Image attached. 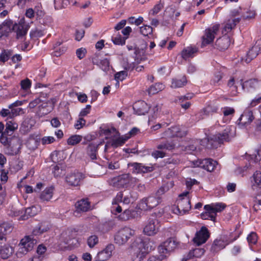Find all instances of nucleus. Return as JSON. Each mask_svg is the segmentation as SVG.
Instances as JSON below:
<instances>
[{
  "mask_svg": "<svg viewBox=\"0 0 261 261\" xmlns=\"http://www.w3.org/2000/svg\"><path fill=\"white\" fill-rule=\"evenodd\" d=\"M254 119L252 111L249 108L245 110L238 119L239 125L246 126L249 125Z\"/></svg>",
  "mask_w": 261,
  "mask_h": 261,
  "instance_id": "nucleus-16",
  "label": "nucleus"
},
{
  "mask_svg": "<svg viewBox=\"0 0 261 261\" xmlns=\"http://www.w3.org/2000/svg\"><path fill=\"white\" fill-rule=\"evenodd\" d=\"M204 253V250L202 248H195L193 250L189 252L188 254V258H191L192 257H200Z\"/></svg>",
  "mask_w": 261,
  "mask_h": 261,
  "instance_id": "nucleus-47",
  "label": "nucleus"
},
{
  "mask_svg": "<svg viewBox=\"0 0 261 261\" xmlns=\"http://www.w3.org/2000/svg\"><path fill=\"white\" fill-rule=\"evenodd\" d=\"M209 238L207 229L205 227H202L200 230L197 232L193 241L198 245L204 243Z\"/></svg>",
  "mask_w": 261,
  "mask_h": 261,
  "instance_id": "nucleus-17",
  "label": "nucleus"
},
{
  "mask_svg": "<svg viewBox=\"0 0 261 261\" xmlns=\"http://www.w3.org/2000/svg\"><path fill=\"white\" fill-rule=\"evenodd\" d=\"M98 238L95 234L91 235L89 237L87 241V245L91 248H93L96 245H97L98 243Z\"/></svg>",
  "mask_w": 261,
  "mask_h": 261,
  "instance_id": "nucleus-50",
  "label": "nucleus"
},
{
  "mask_svg": "<svg viewBox=\"0 0 261 261\" xmlns=\"http://www.w3.org/2000/svg\"><path fill=\"white\" fill-rule=\"evenodd\" d=\"M101 227L103 231L106 232L112 229L115 226V222L112 220H109L101 224Z\"/></svg>",
  "mask_w": 261,
  "mask_h": 261,
  "instance_id": "nucleus-48",
  "label": "nucleus"
},
{
  "mask_svg": "<svg viewBox=\"0 0 261 261\" xmlns=\"http://www.w3.org/2000/svg\"><path fill=\"white\" fill-rule=\"evenodd\" d=\"M150 109L146 102L143 100L136 101L133 105V110L135 113L138 115H145Z\"/></svg>",
  "mask_w": 261,
  "mask_h": 261,
  "instance_id": "nucleus-19",
  "label": "nucleus"
},
{
  "mask_svg": "<svg viewBox=\"0 0 261 261\" xmlns=\"http://www.w3.org/2000/svg\"><path fill=\"white\" fill-rule=\"evenodd\" d=\"M241 20V18H230L224 23V27L222 30V33L226 34L230 32L233 29H234L237 24H238Z\"/></svg>",
  "mask_w": 261,
  "mask_h": 261,
  "instance_id": "nucleus-25",
  "label": "nucleus"
},
{
  "mask_svg": "<svg viewBox=\"0 0 261 261\" xmlns=\"http://www.w3.org/2000/svg\"><path fill=\"white\" fill-rule=\"evenodd\" d=\"M27 147L30 150H35L37 148L38 142L34 138L30 137L26 143Z\"/></svg>",
  "mask_w": 261,
  "mask_h": 261,
  "instance_id": "nucleus-49",
  "label": "nucleus"
},
{
  "mask_svg": "<svg viewBox=\"0 0 261 261\" xmlns=\"http://www.w3.org/2000/svg\"><path fill=\"white\" fill-rule=\"evenodd\" d=\"M226 207V205L223 203H213L210 204L205 205V208H208L211 210L212 212H214L215 216L217 213L222 211Z\"/></svg>",
  "mask_w": 261,
  "mask_h": 261,
  "instance_id": "nucleus-31",
  "label": "nucleus"
},
{
  "mask_svg": "<svg viewBox=\"0 0 261 261\" xmlns=\"http://www.w3.org/2000/svg\"><path fill=\"white\" fill-rule=\"evenodd\" d=\"M14 248L9 244L0 246V257L3 259L9 258L14 253Z\"/></svg>",
  "mask_w": 261,
  "mask_h": 261,
  "instance_id": "nucleus-24",
  "label": "nucleus"
},
{
  "mask_svg": "<svg viewBox=\"0 0 261 261\" xmlns=\"http://www.w3.org/2000/svg\"><path fill=\"white\" fill-rule=\"evenodd\" d=\"M13 26V22L10 20H6L0 25V33L5 35L12 31L11 27Z\"/></svg>",
  "mask_w": 261,
  "mask_h": 261,
  "instance_id": "nucleus-36",
  "label": "nucleus"
},
{
  "mask_svg": "<svg viewBox=\"0 0 261 261\" xmlns=\"http://www.w3.org/2000/svg\"><path fill=\"white\" fill-rule=\"evenodd\" d=\"M232 136L233 133L231 132V128L230 127L228 126L224 129L222 133H218L213 135L210 138H208L207 141L210 143L211 145H213L212 141L220 144L223 143L224 141H229ZM205 141H206V139L202 140V143H204V142Z\"/></svg>",
  "mask_w": 261,
  "mask_h": 261,
  "instance_id": "nucleus-4",
  "label": "nucleus"
},
{
  "mask_svg": "<svg viewBox=\"0 0 261 261\" xmlns=\"http://www.w3.org/2000/svg\"><path fill=\"white\" fill-rule=\"evenodd\" d=\"M224 242L221 240H216L212 245V248L215 251L220 250L225 247Z\"/></svg>",
  "mask_w": 261,
  "mask_h": 261,
  "instance_id": "nucleus-55",
  "label": "nucleus"
},
{
  "mask_svg": "<svg viewBox=\"0 0 261 261\" xmlns=\"http://www.w3.org/2000/svg\"><path fill=\"white\" fill-rule=\"evenodd\" d=\"M163 8V5L161 3V1L159 3L155 5L154 7L151 10L150 13L152 15H154L158 13Z\"/></svg>",
  "mask_w": 261,
  "mask_h": 261,
  "instance_id": "nucleus-61",
  "label": "nucleus"
},
{
  "mask_svg": "<svg viewBox=\"0 0 261 261\" xmlns=\"http://www.w3.org/2000/svg\"><path fill=\"white\" fill-rule=\"evenodd\" d=\"M186 132L181 130L179 126H175L168 128L164 133V137L167 138L179 137L182 138L186 135Z\"/></svg>",
  "mask_w": 261,
  "mask_h": 261,
  "instance_id": "nucleus-18",
  "label": "nucleus"
},
{
  "mask_svg": "<svg viewBox=\"0 0 261 261\" xmlns=\"http://www.w3.org/2000/svg\"><path fill=\"white\" fill-rule=\"evenodd\" d=\"M29 29V25L25 22L23 18L20 19L18 23H15L13 25L12 31L16 33V38L20 39L26 35Z\"/></svg>",
  "mask_w": 261,
  "mask_h": 261,
  "instance_id": "nucleus-10",
  "label": "nucleus"
},
{
  "mask_svg": "<svg viewBox=\"0 0 261 261\" xmlns=\"http://www.w3.org/2000/svg\"><path fill=\"white\" fill-rule=\"evenodd\" d=\"M140 32L143 35L146 36L152 33V28L150 25H144L140 28Z\"/></svg>",
  "mask_w": 261,
  "mask_h": 261,
  "instance_id": "nucleus-56",
  "label": "nucleus"
},
{
  "mask_svg": "<svg viewBox=\"0 0 261 261\" xmlns=\"http://www.w3.org/2000/svg\"><path fill=\"white\" fill-rule=\"evenodd\" d=\"M135 213L136 212L133 210H125L123 213L118 215L117 218L121 221H127L135 218Z\"/></svg>",
  "mask_w": 261,
  "mask_h": 261,
  "instance_id": "nucleus-34",
  "label": "nucleus"
},
{
  "mask_svg": "<svg viewBox=\"0 0 261 261\" xmlns=\"http://www.w3.org/2000/svg\"><path fill=\"white\" fill-rule=\"evenodd\" d=\"M127 76V72L126 71H121L117 72L115 74V79L117 81H122Z\"/></svg>",
  "mask_w": 261,
  "mask_h": 261,
  "instance_id": "nucleus-57",
  "label": "nucleus"
},
{
  "mask_svg": "<svg viewBox=\"0 0 261 261\" xmlns=\"http://www.w3.org/2000/svg\"><path fill=\"white\" fill-rule=\"evenodd\" d=\"M197 52V48L195 47L188 46L185 48L181 53V57L187 60L189 58H193Z\"/></svg>",
  "mask_w": 261,
  "mask_h": 261,
  "instance_id": "nucleus-30",
  "label": "nucleus"
},
{
  "mask_svg": "<svg viewBox=\"0 0 261 261\" xmlns=\"http://www.w3.org/2000/svg\"><path fill=\"white\" fill-rule=\"evenodd\" d=\"M86 124V120L81 117H79L78 120H76L74 124V127L77 129H80Z\"/></svg>",
  "mask_w": 261,
  "mask_h": 261,
  "instance_id": "nucleus-60",
  "label": "nucleus"
},
{
  "mask_svg": "<svg viewBox=\"0 0 261 261\" xmlns=\"http://www.w3.org/2000/svg\"><path fill=\"white\" fill-rule=\"evenodd\" d=\"M82 139V137L80 135H72L68 139L67 143L68 145H74L80 142Z\"/></svg>",
  "mask_w": 261,
  "mask_h": 261,
  "instance_id": "nucleus-52",
  "label": "nucleus"
},
{
  "mask_svg": "<svg viewBox=\"0 0 261 261\" xmlns=\"http://www.w3.org/2000/svg\"><path fill=\"white\" fill-rule=\"evenodd\" d=\"M97 65L104 71H106L109 69L110 62L107 59H103L100 60Z\"/></svg>",
  "mask_w": 261,
  "mask_h": 261,
  "instance_id": "nucleus-54",
  "label": "nucleus"
},
{
  "mask_svg": "<svg viewBox=\"0 0 261 261\" xmlns=\"http://www.w3.org/2000/svg\"><path fill=\"white\" fill-rule=\"evenodd\" d=\"M134 247V253L132 255L133 261H142L149 252V246L145 240L139 239L135 243Z\"/></svg>",
  "mask_w": 261,
  "mask_h": 261,
  "instance_id": "nucleus-1",
  "label": "nucleus"
},
{
  "mask_svg": "<svg viewBox=\"0 0 261 261\" xmlns=\"http://www.w3.org/2000/svg\"><path fill=\"white\" fill-rule=\"evenodd\" d=\"M187 79L185 76L180 78H175L172 80L171 87L173 88H180L185 86L187 83Z\"/></svg>",
  "mask_w": 261,
  "mask_h": 261,
  "instance_id": "nucleus-37",
  "label": "nucleus"
},
{
  "mask_svg": "<svg viewBox=\"0 0 261 261\" xmlns=\"http://www.w3.org/2000/svg\"><path fill=\"white\" fill-rule=\"evenodd\" d=\"M247 241L250 245H254L257 241V236L256 233L251 232L247 237Z\"/></svg>",
  "mask_w": 261,
  "mask_h": 261,
  "instance_id": "nucleus-59",
  "label": "nucleus"
},
{
  "mask_svg": "<svg viewBox=\"0 0 261 261\" xmlns=\"http://www.w3.org/2000/svg\"><path fill=\"white\" fill-rule=\"evenodd\" d=\"M230 43V38L228 36H224L216 40V45L220 50H225L229 47Z\"/></svg>",
  "mask_w": 261,
  "mask_h": 261,
  "instance_id": "nucleus-27",
  "label": "nucleus"
},
{
  "mask_svg": "<svg viewBox=\"0 0 261 261\" xmlns=\"http://www.w3.org/2000/svg\"><path fill=\"white\" fill-rule=\"evenodd\" d=\"M130 180V175L128 174H124L119 176L118 177L117 181L118 185L121 187L126 186Z\"/></svg>",
  "mask_w": 261,
  "mask_h": 261,
  "instance_id": "nucleus-45",
  "label": "nucleus"
},
{
  "mask_svg": "<svg viewBox=\"0 0 261 261\" xmlns=\"http://www.w3.org/2000/svg\"><path fill=\"white\" fill-rule=\"evenodd\" d=\"M115 249L114 245L110 244L106 246L101 251L99 252L95 257V261L107 260L112 254V252Z\"/></svg>",
  "mask_w": 261,
  "mask_h": 261,
  "instance_id": "nucleus-15",
  "label": "nucleus"
},
{
  "mask_svg": "<svg viewBox=\"0 0 261 261\" xmlns=\"http://www.w3.org/2000/svg\"><path fill=\"white\" fill-rule=\"evenodd\" d=\"M132 167V173L134 174H142L150 172L153 170L152 166H146L142 163H133L128 164Z\"/></svg>",
  "mask_w": 261,
  "mask_h": 261,
  "instance_id": "nucleus-12",
  "label": "nucleus"
},
{
  "mask_svg": "<svg viewBox=\"0 0 261 261\" xmlns=\"http://www.w3.org/2000/svg\"><path fill=\"white\" fill-rule=\"evenodd\" d=\"M191 208V202L189 197L179 198L177 200V205L173 212L174 213L183 215L187 213Z\"/></svg>",
  "mask_w": 261,
  "mask_h": 261,
  "instance_id": "nucleus-7",
  "label": "nucleus"
},
{
  "mask_svg": "<svg viewBox=\"0 0 261 261\" xmlns=\"http://www.w3.org/2000/svg\"><path fill=\"white\" fill-rule=\"evenodd\" d=\"M71 232L70 230L63 231L60 237V240L65 244H69V242L72 239Z\"/></svg>",
  "mask_w": 261,
  "mask_h": 261,
  "instance_id": "nucleus-40",
  "label": "nucleus"
},
{
  "mask_svg": "<svg viewBox=\"0 0 261 261\" xmlns=\"http://www.w3.org/2000/svg\"><path fill=\"white\" fill-rule=\"evenodd\" d=\"M127 37H122L121 35H118L116 37H112V41L116 45H123L125 43V40Z\"/></svg>",
  "mask_w": 261,
  "mask_h": 261,
  "instance_id": "nucleus-53",
  "label": "nucleus"
},
{
  "mask_svg": "<svg viewBox=\"0 0 261 261\" xmlns=\"http://www.w3.org/2000/svg\"><path fill=\"white\" fill-rule=\"evenodd\" d=\"M238 84H239V82L236 83L233 77L231 78L228 82L227 86L231 95L233 96L236 95L238 93Z\"/></svg>",
  "mask_w": 261,
  "mask_h": 261,
  "instance_id": "nucleus-42",
  "label": "nucleus"
},
{
  "mask_svg": "<svg viewBox=\"0 0 261 261\" xmlns=\"http://www.w3.org/2000/svg\"><path fill=\"white\" fill-rule=\"evenodd\" d=\"M20 86L22 89L27 90L31 87V82L28 79L22 80L20 82Z\"/></svg>",
  "mask_w": 261,
  "mask_h": 261,
  "instance_id": "nucleus-62",
  "label": "nucleus"
},
{
  "mask_svg": "<svg viewBox=\"0 0 261 261\" xmlns=\"http://www.w3.org/2000/svg\"><path fill=\"white\" fill-rule=\"evenodd\" d=\"M261 52V41L256 42L254 46L248 51L245 57L242 58L246 63H248Z\"/></svg>",
  "mask_w": 261,
  "mask_h": 261,
  "instance_id": "nucleus-13",
  "label": "nucleus"
},
{
  "mask_svg": "<svg viewBox=\"0 0 261 261\" xmlns=\"http://www.w3.org/2000/svg\"><path fill=\"white\" fill-rule=\"evenodd\" d=\"M204 208L205 211L200 214L201 218L203 220H211L215 221L216 219L215 213L212 212L209 208H205V206H204Z\"/></svg>",
  "mask_w": 261,
  "mask_h": 261,
  "instance_id": "nucleus-38",
  "label": "nucleus"
},
{
  "mask_svg": "<svg viewBox=\"0 0 261 261\" xmlns=\"http://www.w3.org/2000/svg\"><path fill=\"white\" fill-rule=\"evenodd\" d=\"M177 246V244L174 240L169 239L159 246V252L162 254L163 257H166V254L174 250Z\"/></svg>",
  "mask_w": 261,
  "mask_h": 261,
  "instance_id": "nucleus-11",
  "label": "nucleus"
},
{
  "mask_svg": "<svg viewBox=\"0 0 261 261\" xmlns=\"http://www.w3.org/2000/svg\"><path fill=\"white\" fill-rule=\"evenodd\" d=\"M37 241L30 236H26L22 239L18 245L19 248L16 252L18 257H21L29 251L32 250Z\"/></svg>",
  "mask_w": 261,
  "mask_h": 261,
  "instance_id": "nucleus-2",
  "label": "nucleus"
},
{
  "mask_svg": "<svg viewBox=\"0 0 261 261\" xmlns=\"http://www.w3.org/2000/svg\"><path fill=\"white\" fill-rule=\"evenodd\" d=\"M160 227L159 220L154 216H152L147 220L143 229V232L147 236H153L159 232Z\"/></svg>",
  "mask_w": 261,
  "mask_h": 261,
  "instance_id": "nucleus-5",
  "label": "nucleus"
},
{
  "mask_svg": "<svg viewBox=\"0 0 261 261\" xmlns=\"http://www.w3.org/2000/svg\"><path fill=\"white\" fill-rule=\"evenodd\" d=\"M11 109V116L12 118L17 116L20 114H23L24 111L22 108H13V107Z\"/></svg>",
  "mask_w": 261,
  "mask_h": 261,
  "instance_id": "nucleus-64",
  "label": "nucleus"
},
{
  "mask_svg": "<svg viewBox=\"0 0 261 261\" xmlns=\"http://www.w3.org/2000/svg\"><path fill=\"white\" fill-rule=\"evenodd\" d=\"M18 126V124L13 119H11L10 120L7 121L4 132L7 134V136H11L14 131L17 129Z\"/></svg>",
  "mask_w": 261,
  "mask_h": 261,
  "instance_id": "nucleus-32",
  "label": "nucleus"
},
{
  "mask_svg": "<svg viewBox=\"0 0 261 261\" xmlns=\"http://www.w3.org/2000/svg\"><path fill=\"white\" fill-rule=\"evenodd\" d=\"M129 137H119L118 138H111L107 142L105 146V151H107L111 146L116 148L118 146H122L125 143L126 141Z\"/></svg>",
  "mask_w": 261,
  "mask_h": 261,
  "instance_id": "nucleus-20",
  "label": "nucleus"
},
{
  "mask_svg": "<svg viewBox=\"0 0 261 261\" xmlns=\"http://www.w3.org/2000/svg\"><path fill=\"white\" fill-rule=\"evenodd\" d=\"M246 159L249 162V166H251L253 163H256L261 160V151L257 150L255 153L252 154L246 153Z\"/></svg>",
  "mask_w": 261,
  "mask_h": 261,
  "instance_id": "nucleus-33",
  "label": "nucleus"
},
{
  "mask_svg": "<svg viewBox=\"0 0 261 261\" xmlns=\"http://www.w3.org/2000/svg\"><path fill=\"white\" fill-rule=\"evenodd\" d=\"M164 88V85L162 83H156L150 87L148 89L149 94H154L162 91Z\"/></svg>",
  "mask_w": 261,
  "mask_h": 261,
  "instance_id": "nucleus-46",
  "label": "nucleus"
},
{
  "mask_svg": "<svg viewBox=\"0 0 261 261\" xmlns=\"http://www.w3.org/2000/svg\"><path fill=\"white\" fill-rule=\"evenodd\" d=\"M218 110V107L217 106L215 105H208L196 115V119L197 121L203 119L205 117L217 113Z\"/></svg>",
  "mask_w": 261,
  "mask_h": 261,
  "instance_id": "nucleus-14",
  "label": "nucleus"
},
{
  "mask_svg": "<svg viewBox=\"0 0 261 261\" xmlns=\"http://www.w3.org/2000/svg\"><path fill=\"white\" fill-rule=\"evenodd\" d=\"M251 188L253 190L261 191V172L256 171L251 177ZM259 193H261L260 192Z\"/></svg>",
  "mask_w": 261,
  "mask_h": 261,
  "instance_id": "nucleus-22",
  "label": "nucleus"
},
{
  "mask_svg": "<svg viewBox=\"0 0 261 261\" xmlns=\"http://www.w3.org/2000/svg\"><path fill=\"white\" fill-rule=\"evenodd\" d=\"M75 205L79 212H87L90 210V203L88 199H83L78 201Z\"/></svg>",
  "mask_w": 261,
  "mask_h": 261,
  "instance_id": "nucleus-28",
  "label": "nucleus"
},
{
  "mask_svg": "<svg viewBox=\"0 0 261 261\" xmlns=\"http://www.w3.org/2000/svg\"><path fill=\"white\" fill-rule=\"evenodd\" d=\"M235 112L233 108L226 107L223 108V113L224 116H232Z\"/></svg>",
  "mask_w": 261,
  "mask_h": 261,
  "instance_id": "nucleus-63",
  "label": "nucleus"
},
{
  "mask_svg": "<svg viewBox=\"0 0 261 261\" xmlns=\"http://www.w3.org/2000/svg\"><path fill=\"white\" fill-rule=\"evenodd\" d=\"M160 202L159 198L149 196L143 198L139 203V208L143 211L150 210L155 207Z\"/></svg>",
  "mask_w": 261,
  "mask_h": 261,
  "instance_id": "nucleus-8",
  "label": "nucleus"
},
{
  "mask_svg": "<svg viewBox=\"0 0 261 261\" xmlns=\"http://www.w3.org/2000/svg\"><path fill=\"white\" fill-rule=\"evenodd\" d=\"M12 230V226L8 223H4L0 226V231L4 232L6 236L11 232Z\"/></svg>",
  "mask_w": 261,
  "mask_h": 261,
  "instance_id": "nucleus-58",
  "label": "nucleus"
},
{
  "mask_svg": "<svg viewBox=\"0 0 261 261\" xmlns=\"http://www.w3.org/2000/svg\"><path fill=\"white\" fill-rule=\"evenodd\" d=\"M220 27V24H215L205 30L204 34L202 37L201 44L202 46H206L213 42Z\"/></svg>",
  "mask_w": 261,
  "mask_h": 261,
  "instance_id": "nucleus-6",
  "label": "nucleus"
},
{
  "mask_svg": "<svg viewBox=\"0 0 261 261\" xmlns=\"http://www.w3.org/2000/svg\"><path fill=\"white\" fill-rule=\"evenodd\" d=\"M98 148V145L94 143H90L87 147L86 155L92 161L97 159Z\"/></svg>",
  "mask_w": 261,
  "mask_h": 261,
  "instance_id": "nucleus-26",
  "label": "nucleus"
},
{
  "mask_svg": "<svg viewBox=\"0 0 261 261\" xmlns=\"http://www.w3.org/2000/svg\"><path fill=\"white\" fill-rule=\"evenodd\" d=\"M123 193L119 192L117 193L115 198L112 201V206L111 207V212L114 215H116L122 211L121 207L118 204L119 202H122L123 198Z\"/></svg>",
  "mask_w": 261,
  "mask_h": 261,
  "instance_id": "nucleus-23",
  "label": "nucleus"
},
{
  "mask_svg": "<svg viewBox=\"0 0 261 261\" xmlns=\"http://www.w3.org/2000/svg\"><path fill=\"white\" fill-rule=\"evenodd\" d=\"M194 165L195 167L201 168L208 172H212L217 168L218 163L211 159H205L194 162Z\"/></svg>",
  "mask_w": 261,
  "mask_h": 261,
  "instance_id": "nucleus-9",
  "label": "nucleus"
},
{
  "mask_svg": "<svg viewBox=\"0 0 261 261\" xmlns=\"http://www.w3.org/2000/svg\"><path fill=\"white\" fill-rule=\"evenodd\" d=\"M12 56V51L8 49H4L0 55V61L4 63L8 61Z\"/></svg>",
  "mask_w": 261,
  "mask_h": 261,
  "instance_id": "nucleus-51",
  "label": "nucleus"
},
{
  "mask_svg": "<svg viewBox=\"0 0 261 261\" xmlns=\"http://www.w3.org/2000/svg\"><path fill=\"white\" fill-rule=\"evenodd\" d=\"M134 234V230L129 227H124L116 233L114 237V242L120 246L124 245Z\"/></svg>",
  "mask_w": 261,
  "mask_h": 261,
  "instance_id": "nucleus-3",
  "label": "nucleus"
},
{
  "mask_svg": "<svg viewBox=\"0 0 261 261\" xmlns=\"http://www.w3.org/2000/svg\"><path fill=\"white\" fill-rule=\"evenodd\" d=\"M175 146V144L173 142L169 143L168 141L162 142L161 144L158 145L156 148L159 150H170L173 149Z\"/></svg>",
  "mask_w": 261,
  "mask_h": 261,
  "instance_id": "nucleus-43",
  "label": "nucleus"
},
{
  "mask_svg": "<svg viewBox=\"0 0 261 261\" xmlns=\"http://www.w3.org/2000/svg\"><path fill=\"white\" fill-rule=\"evenodd\" d=\"M240 84L244 90L246 89L247 91H249L250 89L255 88L257 86V82L255 79H251L244 83L241 82Z\"/></svg>",
  "mask_w": 261,
  "mask_h": 261,
  "instance_id": "nucleus-39",
  "label": "nucleus"
},
{
  "mask_svg": "<svg viewBox=\"0 0 261 261\" xmlns=\"http://www.w3.org/2000/svg\"><path fill=\"white\" fill-rule=\"evenodd\" d=\"M54 188L53 186L46 188L41 193L40 198L43 201H48L53 197Z\"/></svg>",
  "mask_w": 261,
  "mask_h": 261,
  "instance_id": "nucleus-29",
  "label": "nucleus"
},
{
  "mask_svg": "<svg viewBox=\"0 0 261 261\" xmlns=\"http://www.w3.org/2000/svg\"><path fill=\"white\" fill-rule=\"evenodd\" d=\"M192 96V94H188L187 95L181 96L178 98L179 102L180 103V105L182 108L187 110L190 108L191 105V102L190 101L184 102V100L191 99Z\"/></svg>",
  "mask_w": 261,
  "mask_h": 261,
  "instance_id": "nucleus-41",
  "label": "nucleus"
},
{
  "mask_svg": "<svg viewBox=\"0 0 261 261\" xmlns=\"http://www.w3.org/2000/svg\"><path fill=\"white\" fill-rule=\"evenodd\" d=\"M36 207L33 206L31 207H29L25 210L24 215H22L20 217V219L24 220H26L28 218L29 216L32 217L36 215Z\"/></svg>",
  "mask_w": 261,
  "mask_h": 261,
  "instance_id": "nucleus-44",
  "label": "nucleus"
},
{
  "mask_svg": "<svg viewBox=\"0 0 261 261\" xmlns=\"http://www.w3.org/2000/svg\"><path fill=\"white\" fill-rule=\"evenodd\" d=\"M49 229V225L46 223H41L39 224L33 230L32 233L35 236H37L44 232L47 231Z\"/></svg>",
  "mask_w": 261,
  "mask_h": 261,
  "instance_id": "nucleus-35",
  "label": "nucleus"
},
{
  "mask_svg": "<svg viewBox=\"0 0 261 261\" xmlns=\"http://www.w3.org/2000/svg\"><path fill=\"white\" fill-rule=\"evenodd\" d=\"M83 178V174L77 172L68 175L66 177V181L69 186H77Z\"/></svg>",
  "mask_w": 261,
  "mask_h": 261,
  "instance_id": "nucleus-21",
  "label": "nucleus"
}]
</instances>
